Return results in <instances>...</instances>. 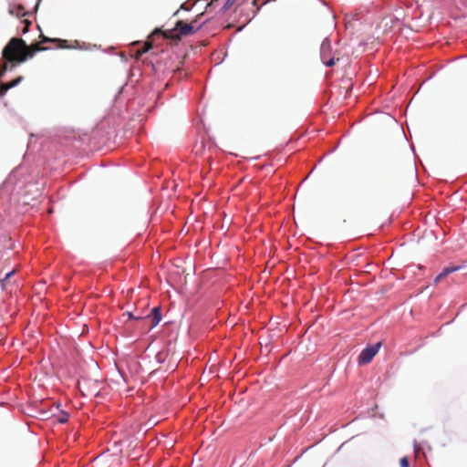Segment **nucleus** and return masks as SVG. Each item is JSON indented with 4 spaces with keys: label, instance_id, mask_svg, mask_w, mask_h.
I'll list each match as a JSON object with an SVG mask.
<instances>
[{
    "label": "nucleus",
    "instance_id": "obj_1",
    "mask_svg": "<svg viewBox=\"0 0 467 467\" xmlns=\"http://www.w3.org/2000/svg\"><path fill=\"white\" fill-rule=\"evenodd\" d=\"M41 41L38 43L27 46L26 41L22 38L13 37L4 47L2 56L12 63L11 67H15L16 64H20L31 58L38 51L46 50L47 47H42L44 43H53L56 47L66 48L67 40L59 38H49L43 35L40 36Z\"/></svg>",
    "mask_w": 467,
    "mask_h": 467
},
{
    "label": "nucleus",
    "instance_id": "obj_2",
    "mask_svg": "<svg viewBox=\"0 0 467 467\" xmlns=\"http://www.w3.org/2000/svg\"><path fill=\"white\" fill-rule=\"evenodd\" d=\"M197 29L194 28L192 23H186L182 20L177 21L174 28L171 30L162 31L160 28H156L152 35L162 34L165 38L180 39L182 36L193 35Z\"/></svg>",
    "mask_w": 467,
    "mask_h": 467
},
{
    "label": "nucleus",
    "instance_id": "obj_3",
    "mask_svg": "<svg viewBox=\"0 0 467 467\" xmlns=\"http://www.w3.org/2000/svg\"><path fill=\"white\" fill-rule=\"evenodd\" d=\"M381 345V341H378L375 344L368 345L366 348H364L358 357V363L359 365L368 364L378 354Z\"/></svg>",
    "mask_w": 467,
    "mask_h": 467
},
{
    "label": "nucleus",
    "instance_id": "obj_4",
    "mask_svg": "<svg viewBox=\"0 0 467 467\" xmlns=\"http://www.w3.org/2000/svg\"><path fill=\"white\" fill-rule=\"evenodd\" d=\"M320 58L326 67H333L336 64L335 57L332 56L331 41L328 37H326L321 43Z\"/></svg>",
    "mask_w": 467,
    "mask_h": 467
},
{
    "label": "nucleus",
    "instance_id": "obj_5",
    "mask_svg": "<svg viewBox=\"0 0 467 467\" xmlns=\"http://www.w3.org/2000/svg\"><path fill=\"white\" fill-rule=\"evenodd\" d=\"M145 319L150 321V327L152 328L156 327L160 321L161 320V314L160 307H153L150 310V313L145 317Z\"/></svg>",
    "mask_w": 467,
    "mask_h": 467
},
{
    "label": "nucleus",
    "instance_id": "obj_6",
    "mask_svg": "<svg viewBox=\"0 0 467 467\" xmlns=\"http://www.w3.org/2000/svg\"><path fill=\"white\" fill-rule=\"evenodd\" d=\"M464 267V265H451L444 267L441 272L435 277L434 284L439 283L443 277L449 275L450 274H452L454 272H457Z\"/></svg>",
    "mask_w": 467,
    "mask_h": 467
},
{
    "label": "nucleus",
    "instance_id": "obj_7",
    "mask_svg": "<svg viewBox=\"0 0 467 467\" xmlns=\"http://www.w3.org/2000/svg\"><path fill=\"white\" fill-rule=\"evenodd\" d=\"M431 451V447L426 441L420 443L416 440L413 441V451L417 456L422 454V456L426 457L427 451Z\"/></svg>",
    "mask_w": 467,
    "mask_h": 467
},
{
    "label": "nucleus",
    "instance_id": "obj_8",
    "mask_svg": "<svg viewBox=\"0 0 467 467\" xmlns=\"http://www.w3.org/2000/svg\"><path fill=\"white\" fill-rule=\"evenodd\" d=\"M23 80V77H17L8 83L0 84V97H3L10 88L17 86Z\"/></svg>",
    "mask_w": 467,
    "mask_h": 467
},
{
    "label": "nucleus",
    "instance_id": "obj_9",
    "mask_svg": "<svg viewBox=\"0 0 467 467\" xmlns=\"http://www.w3.org/2000/svg\"><path fill=\"white\" fill-rule=\"evenodd\" d=\"M9 13L18 17H24L28 15V13L25 11V8L20 5L10 7Z\"/></svg>",
    "mask_w": 467,
    "mask_h": 467
},
{
    "label": "nucleus",
    "instance_id": "obj_10",
    "mask_svg": "<svg viewBox=\"0 0 467 467\" xmlns=\"http://www.w3.org/2000/svg\"><path fill=\"white\" fill-rule=\"evenodd\" d=\"M152 47L151 42H146L142 48L137 50L136 52V57L139 58L141 57L144 53L148 52Z\"/></svg>",
    "mask_w": 467,
    "mask_h": 467
},
{
    "label": "nucleus",
    "instance_id": "obj_11",
    "mask_svg": "<svg viewBox=\"0 0 467 467\" xmlns=\"http://www.w3.org/2000/svg\"><path fill=\"white\" fill-rule=\"evenodd\" d=\"M21 23L24 25V26H23V27H22V29H21V32H22L23 34L27 33V32H28V30H29V27H30V26H31V24H32V23H31V21H30V20H28L27 18H25V19H23V20L21 21Z\"/></svg>",
    "mask_w": 467,
    "mask_h": 467
},
{
    "label": "nucleus",
    "instance_id": "obj_12",
    "mask_svg": "<svg viewBox=\"0 0 467 467\" xmlns=\"http://www.w3.org/2000/svg\"><path fill=\"white\" fill-rule=\"evenodd\" d=\"M68 418H69V414L67 412H65V411H62L58 416H57V421L59 423H65L68 420Z\"/></svg>",
    "mask_w": 467,
    "mask_h": 467
},
{
    "label": "nucleus",
    "instance_id": "obj_13",
    "mask_svg": "<svg viewBox=\"0 0 467 467\" xmlns=\"http://www.w3.org/2000/svg\"><path fill=\"white\" fill-rule=\"evenodd\" d=\"M400 467H410V461L407 456L400 458Z\"/></svg>",
    "mask_w": 467,
    "mask_h": 467
},
{
    "label": "nucleus",
    "instance_id": "obj_14",
    "mask_svg": "<svg viewBox=\"0 0 467 467\" xmlns=\"http://www.w3.org/2000/svg\"><path fill=\"white\" fill-rule=\"evenodd\" d=\"M236 2V0H226L224 5H223V10L224 11H227L228 9H230L234 4Z\"/></svg>",
    "mask_w": 467,
    "mask_h": 467
},
{
    "label": "nucleus",
    "instance_id": "obj_15",
    "mask_svg": "<svg viewBox=\"0 0 467 467\" xmlns=\"http://www.w3.org/2000/svg\"><path fill=\"white\" fill-rule=\"evenodd\" d=\"M3 58L5 60V63H3L1 68H0V71H3V73L5 74V72L7 70V60L3 57Z\"/></svg>",
    "mask_w": 467,
    "mask_h": 467
},
{
    "label": "nucleus",
    "instance_id": "obj_16",
    "mask_svg": "<svg viewBox=\"0 0 467 467\" xmlns=\"http://www.w3.org/2000/svg\"><path fill=\"white\" fill-rule=\"evenodd\" d=\"M13 274H14V271H11V272L7 273V274L5 275V277L4 281H5V280H7L9 277H11V275H12Z\"/></svg>",
    "mask_w": 467,
    "mask_h": 467
},
{
    "label": "nucleus",
    "instance_id": "obj_17",
    "mask_svg": "<svg viewBox=\"0 0 467 467\" xmlns=\"http://www.w3.org/2000/svg\"><path fill=\"white\" fill-rule=\"evenodd\" d=\"M129 316H130V317H132V318H135V319L141 318L140 317H133L130 313H129Z\"/></svg>",
    "mask_w": 467,
    "mask_h": 467
},
{
    "label": "nucleus",
    "instance_id": "obj_18",
    "mask_svg": "<svg viewBox=\"0 0 467 467\" xmlns=\"http://www.w3.org/2000/svg\"><path fill=\"white\" fill-rule=\"evenodd\" d=\"M298 138H300V135L296 137V133L294 132V137H293L294 141H295L296 139H298Z\"/></svg>",
    "mask_w": 467,
    "mask_h": 467
},
{
    "label": "nucleus",
    "instance_id": "obj_19",
    "mask_svg": "<svg viewBox=\"0 0 467 467\" xmlns=\"http://www.w3.org/2000/svg\"><path fill=\"white\" fill-rule=\"evenodd\" d=\"M297 460H298V457L294 458V460H293L294 464L296 463V462Z\"/></svg>",
    "mask_w": 467,
    "mask_h": 467
},
{
    "label": "nucleus",
    "instance_id": "obj_20",
    "mask_svg": "<svg viewBox=\"0 0 467 467\" xmlns=\"http://www.w3.org/2000/svg\"><path fill=\"white\" fill-rule=\"evenodd\" d=\"M181 8L187 9L184 5H182Z\"/></svg>",
    "mask_w": 467,
    "mask_h": 467
},
{
    "label": "nucleus",
    "instance_id": "obj_21",
    "mask_svg": "<svg viewBox=\"0 0 467 467\" xmlns=\"http://www.w3.org/2000/svg\"><path fill=\"white\" fill-rule=\"evenodd\" d=\"M344 446V443H341L340 447L338 448L337 451H339L341 449V447Z\"/></svg>",
    "mask_w": 467,
    "mask_h": 467
}]
</instances>
